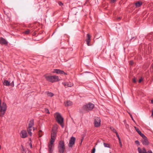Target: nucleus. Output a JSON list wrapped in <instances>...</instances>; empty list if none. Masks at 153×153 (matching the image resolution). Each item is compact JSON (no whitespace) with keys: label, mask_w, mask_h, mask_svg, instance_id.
<instances>
[{"label":"nucleus","mask_w":153,"mask_h":153,"mask_svg":"<svg viewBox=\"0 0 153 153\" xmlns=\"http://www.w3.org/2000/svg\"><path fill=\"white\" fill-rule=\"evenodd\" d=\"M57 132L52 131L51 134V140L50 143L48 144V151L49 153H52L53 148L54 146L53 142H54L56 136Z\"/></svg>","instance_id":"1"},{"label":"nucleus","mask_w":153,"mask_h":153,"mask_svg":"<svg viewBox=\"0 0 153 153\" xmlns=\"http://www.w3.org/2000/svg\"><path fill=\"white\" fill-rule=\"evenodd\" d=\"M94 106L93 104L90 102L88 103L82 107L80 110V112L82 113L87 112L92 110L94 108Z\"/></svg>","instance_id":"2"},{"label":"nucleus","mask_w":153,"mask_h":153,"mask_svg":"<svg viewBox=\"0 0 153 153\" xmlns=\"http://www.w3.org/2000/svg\"><path fill=\"white\" fill-rule=\"evenodd\" d=\"M44 76L47 81L52 82H57L59 80V77L57 76H49L45 75Z\"/></svg>","instance_id":"3"},{"label":"nucleus","mask_w":153,"mask_h":153,"mask_svg":"<svg viewBox=\"0 0 153 153\" xmlns=\"http://www.w3.org/2000/svg\"><path fill=\"white\" fill-rule=\"evenodd\" d=\"M56 120L59 124L63 123V118L61 116V114L58 113H56L55 114Z\"/></svg>","instance_id":"4"},{"label":"nucleus","mask_w":153,"mask_h":153,"mask_svg":"<svg viewBox=\"0 0 153 153\" xmlns=\"http://www.w3.org/2000/svg\"><path fill=\"white\" fill-rule=\"evenodd\" d=\"M137 150L139 153H153L151 150H149L147 152L144 148L141 149L140 147H138Z\"/></svg>","instance_id":"5"},{"label":"nucleus","mask_w":153,"mask_h":153,"mask_svg":"<svg viewBox=\"0 0 153 153\" xmlns=\"http://www.w3.org/2000/svg\"><path fill=\"white\" fill-rule=\"evenodd\" d=\"M76 140L75 137H72L69 140L68 146L69 147H72L73 146Z\"/></svg>","instance_id":"6"},{"label":"nucleus","mask_w":153,"mask_h":153,"mask_svg":"<svg viewBox=\"0 0 153 153\" xmlns=\"http://www.w3.org/2000/svg\"><path fill=\"white\" fill-rule=\"evenodd\" d=\"M101 120L100 118L97 117L94 120V124L96 127H99L100 124Z\"/></svg>","instance_id":"7"},{"label":"nucleus","mask_w":153,"mask_h":153,"mask_svg":"<svg viewBox=\"0 0 153 153\" xmlns=\"http://www.w3.org/2000/svg\"><path fill=\"white\" fill-rule=\"evenodd\" d=\"M20 136L22 138L26 137L27 136L26 131L25 130L22 131L20 133Z\"/></svg>","instance_id":"8"},{"label":"nucleus","mask_w":153,"mask_h":153,"mask_svg":"<svg viewBox=\"0 0 153 153\" xmlns=\"http://www.w3.org/2000/svg\"><path fill=\"white\" fill-rule=\"evenodd\" d=\"M53 73L58 74H64V75L67 74L66 73H65L64 71L60 70L57 69H54L53 71Z\"/></svg>","instance_id":"9"},{"label":"nucleus","mask_w":153,"mask_h":153,"mask_svg":"<svg viewBox=\"0 0 153 153\" xmlns=\"http://www.w3.org/2000/svg\"><path fill=\"white\" fill-rule=\"evenodd\" d=\"M141 141L143 144L144 145L147 146L149 144V142L146 137L143 138Z\"/></svg>","instance_id":"10"},{"label":"nucleus","mask_w":153,"mask_h":153,"mask_svg":"<svg viewBox=\"0 0 153 153\" xmlns=\"http://www.w3.org/2000/svg\"><path fill=\"white\" fill-rule=\"evenodd\" d=\"M62 83L65 86V87H71L73 85V83L70 82H63Z\"/></svg>","instance_id":"11"},{"label":"nucleus","mask_w":153,"mask_h":153,"mask_svg":"<svg viewBox=\"0 0 153 153\" xmlns=\"http://www.w3.org/2000/svg\"><path fill=\"white\" fill-rule=\"evenodd\" d=\"M0 43L1 44L7 45L8 42L4 39L1 37L0 38Z\"/></svg>","instance_id":"12"},{"label":"nucleus","mask_w":153,"mask_h":153,"mask_svg":"<svg viewBox=\"0 0 153 153\" xmlns=\"http://www.w3.org/2000/svg\"><path fill=\"white\" fill-rule=\"evenodd\" d=\"M91 40V36L89 34H87V38L86 40V44L88 46L90 45V42Z\"/></svg>","instance_id":"13"},{"label":"nucleus","mask_w":153,"mask_h":153,"mask_svg":"<svg viewBox=\"0 0 153 153\" xmlns=\"http://www.w3.org/2000/svg\"><path fill=\"white\" fill-rule=\"evenodd\" d=\"M58 148H65L63 141L61 140L59 141Z\"/></svg>","instance_id":"14"},{"label":"nucleus","mask_w":153,"mask_h":153,"mask_svg":"<svg viewBox=\"0 0 153 153\" xmlns=\"http://www.w3.org/2000/svg\"><path fill=\"white\" fill-rule=\"evenodd\" d=\"M65 104L66 106H69L71 105L72 104V102L70 101H67L65 102Z\"/></svg>","instance_id":"15"},{"label":"nucleus","mask_w":153,"mask_h":153,"mask_svg":"<svg viewBox=\"0 0 153 153\" xmlns=\"http://www.w3.org/2000/svg\"><path fill=\"white\" fill-rule=\"evenodd\" d=\"M34 125V120L33 119H32L30 120L29 122V123L28 124V126L29 128H32V127Z\"/></svg>","instance_id":"16"},{"label":"nucleus","mask_w":153,"mask_h":153,"mask_svg":"<svg viewBox=\"0 0 153 153\" xmlns=\"http://www.w3.org/2000/svg\"><path fill=\"white\" fill-rule=\"evenodd\" d=\"M59 152L60 153H64L65 148H58Z\"/></svg>","instance_id":"17"},{"label":"nucleus","mask_w":153,"mask_h":153,"mask_svg":"<svg viewBox=\"0 0 153 153\" xmlns=\"http://www.w3.org/2000/svg\"><path fill=\"white\" fill-rule=\"evenodd\" d=\"M142 3L141 2L138 1L135 4L136 7H138L141 6L142 5Z\"/></svg>","instance_id":"18"},{"label":"nucleus","mask_w":153,"mask_h":153,"mask_svg":"<svg viewBox=\"0 0 153 153\" xmlns=\"http://www.w3.org/2000/svg\"><path fill=\"white\" fill-rule=\"evenodd\" d=\"M3 83L4 85L7 86H9V85H10V82H8V81L6 80H4V81Z\"/></svg>","instance_id":"19"},{"label":"nucleus","mask_w":153,"mask_h":153,"mask_svg":"<svg viewBox=\"0 0 153 153\" xmlns=\"http://www.w3.org/2000/svg\"><path fill=\"white\" fill-rule=\"evenodd\" d=\"M57 126L56 125H55L53 126L52 129V131H56V132H57Z\"/></svg>","instance_id":"20"},{"label":"nucleus","mask_w":153,"mask_h":153,"mask_svg":"<svg viewBox=\"0 0 153 153\" xmlns=\"http://www.w3.org/2000/svg\"><path fill=\"white\" fill-rule=\"evenodd\" d=\"M47 95L48 96L50 97H52L54 95L53 93L52 92H48Z\"/></svg>","instance_id":"21"},{"label":"nucleus","mask_w":153,"mask_h":153,"mask_svg":"<svg viewBox=\"0 0 153 153\" xmlns=\"http://www.w3.org/2000/svg\"><path fill=\"white\" fill-rule=\"evenodd\" d=\"M42 132L41 130H40L38 133V134L39 137H41L42 135Z\"/></svg>","instance_id":"22"},{"label":"nucleus","mask_w":153,"mask_h":153,"mask_svg":"<svg viewBox=\"0 0 153 153\" xmlns=\"http://www.w3.org/2000/svg\"><path fill=\"white\" fill-rule=\"evenodd\" d=\"M134 128L136 130V131H137V132L139 134L140 133L141 131L139 130V129L137 128L136 127L134 126Z\"/></svg>","instance_id":"23"},{"label":"nucleus","mask_w":153,"mask_h":153,"mask_svg":"<svg viewBox=\"0 0 153 153\" xmlns=\"http://www.w3.org/2000/svg\"><path fill=\"white\" fill-rule=\"evenodd\" d=\"M110 129L112 131L116 133L117 132L116 130L113 127H110Z\"/></svg>","instance_id":"24"},{"label":"nucleus","mask_w":153,"mask_h":153,"mask_svg":"<svg viewBox=\"0 0 153 153\" xmlns=\"http://www.w3.org/2000/svg\"><path fill=\"white\" fill-rule=\"evenodd\" d=\"M139 134L140 135V136L143 138L146 137V136L143 134L141 132Z\"/></svg>","instance_id":"25"},{"label":"nucleus","mask_w":153,"mask_h":153,"mask_svg":"<svg viewBox=\"0 0 153 153\" xmlns=\"http://www.w3.org/2000/svg\"><path fill=\"white\" fill-rule=\"evenodd\" d=\"M103 145H104V147H107V148H109L110 147L109 144L107 143H104Z\"/></svg>","instance_id":"26"},{"label":"nucleus","mask_w":153,"mask_h":153,"mask_svg":"<svg viewBox=\"0 0 153 153\" xmlns=\"http://www.w3.org/2000/svg\"><path fill=\"white\" fill-rule=\"evenodd\" d=\"M135 143L137 146H139L140 145V142L138 140H136Z\"/></svg>","instance_id":"27"},{"label":"nucleus","mask_w":153,"mask_h":153,"mask_svg":"<svg viewBox=\"0 0 153 153\" xmlns=\"http://www.w3.org/2000/svg\"><path fill=\"white\" fill-rule=\"evenodd\" d=\"M29 33H30V31L29 30H27V31L24 32V33H25V34H29Z\"/></svg>","instance_id":"28"},{"label":"nucleus","mask_w":153,"mask_h":153,"mask_svg":"<svg viewBox=\"0 0 153 153\" xmlns=\"http://www.w3.org/2000/svg\"><path fill=\"white\" fill-rule=\"evenodd\" d=\"M96 149L95 148H93L92 150V151L91 153H95V152Z\"/></svg>","instance_id":"29"},{"label":"nucleus","mask_w":153,"mask_h":153,"mask_svg":"<svg viewBox=\"0 0 153 153\" xmlns=\"http://www.w3.org/2000/svg\"><path fill=\"white\" fill-rule=\"evenodd\" d=\"M129 115H130V117H131L132 120L134 122V119L133 118V117L131 114L130 113H129Z\"/></svg>","instance_id":"30"},{"label":"nucleus","mask_w":153,"mask_h":153,"mask_svg":"<svg viewBox=\"0 0 153 153\" xmlns=\"http://www.w3.org/2000/svg\"><path fill=\"white\" fill-rule=\"evenodd\" d=\"M31 128H29V127H28V128L27 130L28 132H29V131H31Z\"/></svg>","instance_id":"31"},{"label":"nucleus","mask_w":153,"mask_h":153,"mask_svg":"<svg viewBox=\"0 0 153 153\" xmlns=\"http://www.w3.org/2000/svg\"><path fill=\"white\" fill-rule=\"evenodd\" d=\"M10 85H11L13 87L14 86V83L13 81L11 83Z\"/></svg>","instance_id":"32"},{"label":"nucleus","mask_w":153,"mask_h":153,"mask_svg":"<svg viewBox=\"0 0 153 153\" xmlns=\"http://www.w3.org/2000/svg\"><path fill=\"white\" fill-rule=\"evenodd\" d=\"M58 4H59L60 6H62L63 5V4L61 2H59Z\"/></svg>","instance_id":"33"},{"label":"nucleus","mask_w":153,"mask_h":153,"mask_svg":"<svg viewBox=\"0 0 153 153\" xmlns=\"http://www.w3.org/2000/svg\"><path fill=\"white\" fill-rule=\"evenodd\" d=\"M133 62L132 61H130V64L131 65H133Z\"/></svg>","instance_id":"34"},{"label":"nucleus","mask_w":153,"mask_h":153,"mask_svg":"<svg viewBox=\"0 0 153 153\" xmlns=\"http://www.w3.org/2000/svg\"><path fill=\"white\" fill-rule=\"evenodd\" d=\"M133 82L134 83H136V80L135 78H134L133 79Z\"/></svg>","instance_id":"35"},{"label":"nucleus","mask_w":153,"mask_h":153,"mask_svg":"<svg viewBox=\"0 0 153 153\" xmlns=\"http://www.w3.org/2000/svg\"><path fill=\"white\" fill-rule=\"evenodd\" d=\"M136 37H133L131 38V40H132L133 39H136Z\"/></svg>","instance_id":"36"},{"label":"nucleus","mask_w":153,"mask_h":153,"mask_svg":"<svg viewBox=\"0 0 153 153\" xmlns=\"http://www.w3.org/2000/svg\"><path fill=\"white\" fill-rule=\"evenodd\" d=\"M28 134L30 135L31 136L32 134V133L31 131H29L28 132Z\"/></svg>","instance_id":"37"},{"label":"nucleus","mask_w":153,"mask_h":153,"mask_svg":"<svg viewBox=\"0 0 153 153\" xmlns=\"http://www.w3.org/2000/svg\"><path fill=\"white\" fill-rule=\"evenodd\" d=\"M116 0H111V2L112 3H114Z\"/></svg>","instance_id":"38"},{"label":"nucleus","mask_w":153,"mask_h":153,"mask_svg":"<svg viewBox=\"0 0 153 153\" xmlns=\"http://www.w3.org/2000/svg\"><path fill=\"white\" fill-rule=\"evenodd\" d=\"M115 133H116V135H117V137L118 138L119 137H119V134H118L117 132H116Z\"/></svg>","instance_id":"39"},{"label":"nucleus","mask_w":153,"mask_h":153,"mask_svg":"<svg viewBox=\"0 0 153 153\" xmlns=\"http://www.w3.org/2000/svg\"><path fill=\"white\" fill-rule=\"evenodd\" d=\"M59 124L61 125V127L62 128H63V127H64V125H63V124H62V123H61V124Z\"/></svg>","instance_id":"40"},{"label":"nucleus","mask_w":153,"mask_h":153,"mask_svg":"<svg viewBox=\"0 0 153 153\" xmlns=\"http://www.w3.org/2000/svg\"><path fill=\"white\" fill-rule=\"evenodd\" d=\"M46 111V112L47 113H49V111H48V109H46L45 110Z\"/></svg>","instance_id":"41"},{"label":"nucleus","mask_w":153,"mask_h":153,"mask_svg":"<svg viewBox=\"0 0 153 153\" xmlns=\"http://www.w3.org/2000/svg\"><path fill=\"white\" fill-rule=\"evenodd\" d=\"M119 143H120V146L121 147H122V145L121 142H119Z\"/></svg>","instance_id":"42"},{"label":"nucleus","mask_w":153,"mask_h":153,"mask_svg":"<svg viewBox=\"0 0 153 153\" xmlns=\"http://www.w3.org/2000/svg\"><path fill=\"white\" fill-rule=\"evenodd\" d=\"M118 140H119V142H121V140H120V137H118Z\"/></svg>","instance_id":"43"},{"label":"nucleus","mask_w":153,"mask_h":153,"mask_svg":"<svg viewBox=\"0 0 153 153\" xmlns=\"http://www.w3.org/2000/svg\"><path fill=\"white\" fill-rule=\"evenodd\" d=\"M118 140H119V142H121V140H120V137H118Z\"/></svg>","instance_id":"44"},{"label":"nucleus","mask_w":153,"mask_h":153,"mask_svg":"<svg viewBox=\"0 0 153 153\" xmlns=\"http://www.w3.org/2000/svg\"><path fill=\"white\" fill-rule=\"evenodd\" d=\"M151 102L153 104V100H151Z\"/></svg>","instance_id":"45"},{"label":"nucleus","mask_w":153,"mask_h":153,"mask_svg":"<svg viewBox=\"0 0 153 153\" xmlns=\"http://www.w3.org/2000/svg\"><path fill=\"white\" fill-rule=\"evenodd\" d=\"M152 116H153V110L152 111Z\"/></svg>","instance_id":"46"},{"label":"nucleus","mask_w":153,"mask_h":153,"mask_svg":"<svg viewBox=\"0 0 153 153\" xmlns=\"http://www.w3.org/2000/svg\"><path fill=\"white\" fill-rule=\"evenodd\" d=\"M141 79H140L139 80V82H140L141 81Z\"/></svg>","instance_id":"47"},{"label":"nucleus","mask_w":153,"mask_h":153,"mask_svg":"<svg viewBox=\"0 0 153 153\" xmlns=\"http://www.w3.org/2000/svg\"><path fill=\"white\" fill-rule=\"evenodd\" d=\"M83 139V137L82 138V139L81 140V143H82V140Z\"/></svg>","instance_id":"48"},{"label":"nucleus","mask_w":153,"mask_h":153,"mask_svg":"<svg viewBox=\"0 0 153 153\" xmlns=\"http://www.w3.org/2000/svg\"><path fill=\"white\" fill-rule=\"evenodd\" d=\"M30 146L31 148L32 147V145L31 144V143H30Z\"/></svg>","instance_id":"49"},{"label":"nucleus","mask_w":153,"mask_h":153,"mask_svg":"<svg viewBox=\"0 0 153 153\" xmlns=\"http://www.w3.org/2000/svg\"><path fill=\"white\" fill-rule=\"evenodd\" d=\"M118 19H120V17H119V18H118Z\"/></svg>","instance_id":"50"},{"label":"nucleus","mask_w":153,"mask_h":153,"mask_svg":"<svg viewBox=\"0 0 153 153\" xmlns=\"http://www.w3.org/2000/svg\"><path fill=\"white\" fill-rule=\"evenodd\" d=\"M128 125L126 126V127H128Z\"/></svg>","instance_id":"51"},{"label":"nucleus","mask_w":153,"mask_h":153,"mask_svg":"<svg viewBox=\"0 0 153 153\" xmlns=\"http://www.w3.org/2000/svg\"><path fill=\"white\" fill-rule=\"evenodd\" d=\"M128 125L126 126V127H128Z\"/></svg>","instance_id":"52"},{"label":"nucleus","mask_w":153,"mask_h":153,"mask_svg":"<svg viewBox=\"0 0 153 153\" xmlns=\"http://www.w3.org/2000/svg\"><path fill=\"white\" fill-rule=\"evenodd\" d=\"M110 153H111V152H110Z\"/></svg>","instance_id":"53"}]
</instances>
